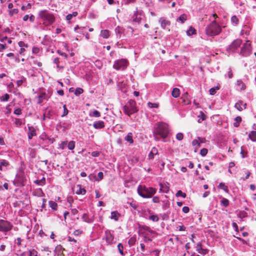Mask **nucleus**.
Wrapping results in <instances>:
<instances>
[{"label": "nucleus", "instance_id": "38", "mask_svg": "<svg viewBox=\"0 0 256 256\" xmlns=\"http://www.w3.org/2000/svg\"><path fill=\"white\" fill-rule=\"evenodd\" d=\"M219 89H220V87L218 86H216L211 88L209 90L210 94H211V95L215 94L216 93V90H218Z\"/></svg>", "mask_w": 256, "mask_h": 256}, {"label": "nucleus", "instance_id": "43", "mask_svg": "<svg viewBox=\"0 0 256 256\" xmlns=\"http://www.w3.org/2000/svg\"><path fill=\"white\" fill-rule=\"evenodd\" d=\"M75 147V142L74 141H70L68 143V148L70 150H72Z\"/></svg>", "mask_w": 256, "mask_h": 256}, {"label": "nucleus", "instance_id": "16", "mask_svg": "<svg viewBox=\"0 0 256 256\" xmlns=\"http://www.w3.org/2000/svg\"><path fill=\"white\" fill-rule=\"evenodd\" d=\"M98 178H96V176H95L93 175V174H90L88 176V178H89L90 180H92V178H94L96 180L100 181V180H102V178H104L103 172H99L98 173Z\"/></svg>", "mask_w": 256, "mask_h": 256}, {"label": "nucleus", "instance_id": "59", "mask_svg": "<svg viewBox=\"0 0 256 256\" xmlns=\"http://www.w3.org/2000/svg\"><path fill=\"white\" fill-rule=\"evenodd\" d=\"M14 184L16 186H23L24 184L21 182H18L17 180H14L13 182Z\"/></svg>", "mask_w": 256, "mask_h": 256}, {"label": "nucleus", "instance_id": "55", "mask_svg": "<svg viewBox=\"0 0 256 256\" xmlns=\"http://www.w3.org/2000/svg\"><path fill=\"white\" fill-rule=\"evenodd\" d=\"M143 241L144 242L147 243L149 242H152V240L148 238V235H144L143 236Z\"/></svg>", "mask_w": 256, "mask_h": 256}, {"label": "nucleus", "instance_id": "52", "mask_svg": "<svg viewBox=\"0 0 256 256\" xmlns=\"http://www.w3.org/2000/svg\"><path fill=\"white\" fill-rule=\"evenodd\" d=\"M84 90L82 88H78L76 89L74 94L76 96H79L83 92Z\"/></svg>", "mask_w": 256, "mask_h": 256}, {"label": "nucleus", "instance_id": "44", "mask_svg": "<svg viewBox=\"0 0 256 256\" xmlns=\"http://www.w3.org/2000/svg\"><path fill=\"white\" fill-rule=\"evenodd\" d=\"M90 116H91L99 118L101 114H100V113L98 110H94V111H93L92 114H90Z\"/></svg>", "mask_w": 256, "mask_h": 256}, {"label": "nucleus", "instance_id": "48", "mask_svg": "<svg viewBox=\"0 0 256 256\" xmlns=\"http://www.w3.org/2000/svg\"><path fill=\"white\" fill-rule=\"evenodd\" d=\"M18 12V8H14L9 11V15L10 16H13L14 14H16Z\"/></svg>", "mask_w": 256, "mask_h": 256}, {"label": "nucleus", "instance_id": "23", "mask_svg": "<svg viewBox=\"0 0 256 256\" xmlns=\"http://www.w3.org/2000/svg\"><path fill=\"white\" fill-rule=\"evenodd\" d=\"M46 94L44 92L41 93L38 96V104H41L43 100L45 99H46Z\"/></svg>", "mask_w": 256, "mask_h": 256}, {"label": "nucleus", "instance_id": "14", "mask_svg": "<svg viewBox=\"0 0 256 256\" xmlns=\"http://www.w3.org/2000/svg\"><path fill=\"white\" fill-rule=\"evenodd\" d=\"M104 123L103 121H97L94 123L93 126L96 129H102L104 127Z\"/></svg>", "mask_w": 256, "mask_h": 256}, {"label": "nucleus", "instance_id": "11", "mask_svg": "<svg viewBox=\"0 0 256 256\" xmlns=\"http://www.w3.org/2000/svg\"><path fill=\"white\" fill-rule=\"evenodd\" d=\"M196 249L199 254L203 255L204 256L206 255L208 252V250L202 248V245L201 242H198L197 244Z\"/></svg>", "mask_w": 256, "mask_h": 256}, {"label": "nucleus", "instance_id": "25", "mask_svg": "<svg viewBox=\"0 0 256 256\" xmlns=\"http://www.w3.org/2000/svg\"><path fill=\"white\" fill-rule=\"evenodd\" d=\"M34 182L38 186H42L46 184V178L43 177L41 180H34Z\"/></svg>", "mask_w": 256, "mask_h": 256}, {"label": "nucleus", "instance_id": "54", "mask_svg": "<svg viewBox=\"0 0 256 256\" xmlns=\"http://www.w3.org/2000/svg\"><path fill=\"white\" fill-rule=\"evenodd\" d=\"M136 241V239L134 237H132L130 238V240L128 241V244L130 246H132L134 244Z\"/></svg>", "mask_w": 256, "mask_h": 256}, {"label": "nucleus", "instance_id": "45", "mask_svg": "<svg viewBox=\"0 0 256 256\" xmlns=\"http://www.w3.org/2000/svg\"><path fill=\"white\" fill-rule=\"evenodd\" d=\"M231 22L235 25H237L238 23V19L236 16H234L231 18Z\"/></svg>", "mask_w": 256, "mask_h": 256}, {"label": "nucleus", "instance_id": "20", "mask_svg": "<svg viewBox=\"0 0 256 256\" xmlns=\"http://www.w3.org/2000/svg\"><path fill=\"white\" fill-rule=\"evenodd\" d=\"M10 165L8 162L6 160H0V170H2V167H7Z\"/></svg>", "mask_w": 256, "mask_h": 256}, {"label": "nucleus", "instance_id": "6", "mask_svg": "<svg viewBox=\"0 0 256 256\" xmlns=\"http://www.w3.org/2000/svg\"><path fill=\"white\" fill-rule=\"evenodd\" d=\"M128 64V61L126 59H120L114 62L113 68L117 70H126Z\"/></svg>", "mask_w": 256, "mask_h": 256}, {"label": "nucleus", "instance_id": "12", "mask_svg": "<svg viewBox=\"0 0 256 256\" xmlns=\"http://www.w3.org/2000/svg\"><path fill=\"white\" fill-rule=\"evenodd\" d=\"M106 239L109 244L112 243L114 239V236L111 234L110 231L106 230L105 232Z\"/></svg>", "mask_w": 256, "mask_h": 256}, {"label": "nucleus", "instance_id": "64", "mask_svg": "<svg viewBox=\"0 0 256 256\" xmlns=\"http://www.w3.org/2000/svg\"><path fill=\"white\" fill-rule=\"evenodd\" d=\"M40 138L42 140H51V138H50L48 136H47L46 134H42L40 136Z\"/></svg>", "mask_w": 256, "mask_h": 256}, {"label": "nucleus", "instance_id": "51", "mask_svg": "<svg viewBox=\"0 0 256 256\" xmlns=\"http://www.w3.org/2000/svg\"><path fill=\"white\" fill-rule=\"evenodd\" d=\"M25 81H26V78L24 76H22V78L20 80L16 81L17 86H20L23 84V82Z\"/></svg>", "mask_w": 256, "mask_h": 256}, {"label": "nucleus", "instance_id": "4", "mask_svg": "<svg viewBox=\"0 0 256 256\" xmlns=\"http://www.w3.org/2000/svg\"><path fill=\"white\" fill-rule=\"evenodd\" d=\"M222 31L220 26L215 21H212L206 28V33L209 36L218 35Z\"/></svg>", "mask_w": 256, "mask_h": 256}, {"label": "nucleus", "instance_id": "60", "mask_svg": "<svg viewBox=\"0 0 256 256\" xmlns=\"http://www.w3.org/2000/svg\"><path fill=\"white\" fill-rule=\"evenodd\" d=\"M184 136L182 133H178L176 135V138L178 140H180L183 139Z\"/></svg>", "mask_w": 256, "mask_h": 256}, {"label": "nucleus", "instance_id": "58", "mask_svg": "<svg viewBox=\"0 0 256 256\" xmlns=\"http://www.w3.org/2000/svg\"><path fill=\"white\" fill-rule=\"evenodd\" d=\"M208 153V150L205 148H203L201 150L200 154L202 156H205Z\"/></svg>", "mask_w": 256, "mask_h": 256}, {"label": "nucleus", "instance_id": "34", "mask_svg": "<svg viewBox=\"0 0 256 256\" xmlns=\"http://www.w3.org/2000/svg\"><path fill=\"white\" fill-rule=\"evenodd\" d=\"M160 192L162 191L163 192H164L165 193H167L168 192L169 188L168 186H164L162 184H160Z\"/></svg>", "mask_w": 256, "mask_h": 256}, {"label": "nucleus", "instance_id": "62", "mask_svg": "<svg viewBox=\"0 0 256 256\" xmlns=\"http://www.w3.org/2000/svg\"><path fill=\"white\" fill-rule=\"evenodd\" d=\"M30 256H38V252L34 250H30Z\"/></svg>", "mask_w": 256, "mask_h": 256}, {"label": "nucleus", "instance_id": "37", "mask_svg": "<svg viewBox=\"0 0 256 256\" xmlns=\"http://www.w3.org/2000/svg\"><path fill=\"white\" fill-rule=\"evenodd\" d=\"M50 206L54 210H56L57 208V204L52 200L49 202Z\"/></svg>", "mask_w": 256, "mask_h": 256}, {"label": "nucleus", "instance_id": "47", "mask_svg": "<svg viewBox=\"0 0 256 256\" xmlns=\"http://www.w3.org/2000/svg\"><path fill=\"white\" fill-rule=\"evenodd\" d=\"M28 150L30 152V157L32 158H35L36 156V150L32 148H29Z\"/></svg>", "mask_w": 256, "mask_h": 256}, {"label": "nucleus", "instance_id": "53", "mask_svg": "<svg viewBox=\"0 0 256 256\" xmlns=\"http://www.w3.org/2000/svg\"><path fill=\"white\" fill-rule=\"evenodd\" d=\"M86 192V190L84 188H80L79 190H78L76 193L78 194H84Z\"/></svg>", "mask_w": 256, "mask_h": 256}, {"label": "nucleus", "instance_id": "49", "mask_svg": "<svg viewBox=\"0 0 256 256\" xmlns=\"http://www.w3.org/2000/svg\"><path fill=\"white\" fill-rule=\"evenodd\" d=\"M221 204L225 207L228 206L229 204V201L228 199L224 198L221 201Z\"/></svg>", "mask_w": 256, "mask_h": 256}, {"label": "nucleus", "instance_id": "18", "mask_svg": "<svg viewBox=\"0 0 256 256\" xmlns=\"http://www.w3.org/2000/svg\"><path fill=\"white\" fill-rule=\"evenodd\" d=\"M142 230H144V235H148L149 234H153L154 233V232L150 229V228L147 226H143L142 227Z\"/></svg>", "mask_w": 256, "mask_h": 256}, {"label": "nucleus", "instance_id": "50", "mask_svg": "<svg viewBox=\"0 0 256 256\" xmlns=\"http://www.w3.org/2000/svg\"><path fill=\"white\" fill-rule=\"evenodd\" d=\"M176 196H182L184 198L186 197V194L185 193L182 192V191L180 190H179L177 192Z\"/></svg>", "mask_w": 256, "mask_h": 256}, {"label": "nucleus", "instance_id": "26", "mask_svg": "<svg viewBox=\"0 0 256 256\" xmlns=\"http://www.w3.org/2000/svg\"><path fill=\"white\" fill-rule=\"evenodd\" d=\"M44 113L46 114V116H47V118L50 119L52 118L54 112L51 110L47 108L45 110Z\"/></svg>", "mask_w": 256, "mask_h": 256}, {"label": "nucleus", "instance_id": "3", "mask_svg": "<svg viewBox=\"0 0 256 256\" xmlns=\"http://www.w3.org/2000/svg\"><path fill=\"white\" fill-rule=\"evenodd\" d=\"M39 18L43 21V24L46 26L52 24L55 21L54 15L47 10H42L38 12Z\"/></svg>", "mask_w": 256, "mask_h": 256}, {"label": "nucleus", "instance_id": "56", "mask_svg": "<svg viewBox=\"0 0 256 256\" xmlns=\"http://www.w3.org/2000/svg\"><path fill=\"white\" fill-rule=\"evenodd\" d=\"M148 105L149 106V108H157L158 106V104H156V103H152L150 102H148Z\"/></svg>", "mask_w": 256, "mask_h": 256}, {"label": "nucleus", "instance_id": "33", "mask_svg": "<svg viewBox=\"0 0 256 256\" xmlns=\"http://www.w3.org/2000/svg\"><path fill=\"white\" fill-rule=\"evenodd\" d=\"M219 188H220L222 189L224 192H228V186H226V185H225V184L224 183H222V182H220L219 185H218V186Z\"/></svg>", "mask_w": 256, "mask_h": 256}, {"label": "nucleus", "instance_id": "61", "mask_svg": "<svg viewBox=\"0 0 256 256\" xmlns=\"http://www.w3.org/2000/svg\"><path fill=\"white\" fill-rule=\"evenodd\" d=\"M68 113V110L66 108V105L64 106V113L62 116V117H64L66 116Z\"/></svg>", "mask_w": 256, "mask_h": 256}, {"label": "nucleus", "instance_id": "1", "mask_svg": "<svg viewBox=\"0 0 256 256\" xmlns=\"http://www.w3.org/2000/svg\"><path fill=\"white\" fill-rule=\"evenodd\" d=\"M170 132L168 126L164 122H156L154 126L153 135L156 140L160 139L164 140L168 135Z\"/></svg>", "mask_w": 256, "mask_h": 256}, {"label": "nucleus", "instance_id": "39", "mask_svg": "<svg viewBox=\"0 0 256 256\" xmlns=\"http://www.w3.org/2000/svg\"><path fill=\"white\" fill-rule=\"evenodd\" d=\"M194 34H196V30L192 27L190 28L186 31V34L189 36Z\"/></svg>", "mask_w": 256, "mask_h": 256}, {"label": "nucleus", "instance_id": "8", "mask_svg": "<svg viewBox=\"0 0 256 256\" xmlns=\"http://www.w3.org/2000/svg\"><path fill=\"white\" fill-rule=\"evenodd\" d=\"M13 228L12 224L9 221L0 220V232H6L10 231Z\"/></svg>", "mask_w": 256, "mask_h": 256}, {"label": "nucleus", "instance_id": "30", "mask_svg": "<svg viewBox=\"0 0 256 256\" xmlns=\"http://www.w3.org/2000/svg\"><path fill=\"white\" fill-rule=\"evenodd\" d=\"M237 86L240 88V90H244L246 89L244 84L241 80H238L237 82Z\"/></svg>", "mask_w": 256, "mask_h": 256}, {"label": "nucleus", "instance_id": "19", "mask_svg": "<svg viewBox=\"0 0 256 256\" xmlns=\"http://www.w3.org/2000/svg\"><path fill=\"white\" fill-rule=\"evenodd\" d=\"M158 154V150L157 148L154 147L148 154L149 159H154V156Z\"/></svg>", "mask_w": 256, "mask_h": 256}, {"label": "nucleus", "instance_id": "21", "mask_svg": "<svg viewBox=\"0 0 256 256\" xmlns=\"http://www.w3.org/2000/svg\"><path fill=\"white\" fill-rule=\"evenodd\" d=\"M172 95L174 98H178L180 95V90L176 88H173V90L172 92Z\"/></svg>", "mask_w": 256, "mask_h": 256}, {"label": "nucleus", "instance_id": "57", "mask_svg": "<svg viewBox=\"0 0 256 256\" xmlns=\"http://www.w3.org/2000/svg\"><path fill=\"white\" fill-rule=\"evenodd\" d=\"M31 7H32L31 4L28 3L26 6H22L21 8V9L22 10H25L30 8Z\"/></svg>", "mask_w": 256, "mask_h": 256}, {"label": "nucleus", "instance_id": "31", "mask_svg": "<svg viewBox=\"0 0 256 256\" xmlns=\"http://www.w3.org/2000/svg\"><path fill=\"white\" fill-rule=\"evenodd\" d=\"M234 121L235 122L234 123V126L235 127H238L239 126V124H240V123L242 121V118L240 116H236L235 118H234Z\"/></svg>", "mask_w": 256, "mask_h": 256}, {"label": "nucleus", "instance_id": "10", "mask_svg": "<svg viewBox=\"0 0 256 256\" xmlns=\"http://www.w3.org/2000/svg\"><path fill=\"white\" fill-rule=\"evenodd\" d=\"M143 16V12L142 10H136L132 16L130 20L133 22L139 24Z\"/></svg>", "mask_w": 256, "mask_h": 256}, {"label": "nucleus", "instance_id": "17", "mask_svg": "<svg viewBox=\"0 0 256 256\" xmlns=\"http://www.w3.org/2000/svg\"><path fill=\"white\" fill-rule=\"evenodd\" d=\"M120 216V214L117 211H114L111 212L110 218L112 220H114L115 221H118Z\"/></svg>", "mask_w": 256, "mask_h": 256}, {"label": "nucleus", "instance_id": "5", "mask_svg": "<svg viewBox=\"0 0 256 256\" xmlns=\"http://www.w3.org/2000/svg\"><path fill=\"white\" fill-rule=\"evenodd\" d=\"M136 102L130 100L123 107L124 112L125 114L130 116L131 114L138 112V109L136 106Z\"/></svg>", "mask_w": 256, "mask_h": 256}, {"label": "nucleus", "instance_id": "7", "mask_svg": "<svg viewBox=\"0 0 256 256\" xmlns=\"http://www.w3.org/2000/svg\"><path fill=\"white\" fill-rule=\"evenodd\" d=\"M252 53V48L250 41H246L243 44L240 49V54L242 56H248Z\"/></svg>", "mask_w": 256, "mask_h": 256}, {"label": "nucleus", "instance_id": "15", "mask_svg": "<svg viewBox=\"0 0 256 256\" xmlns=\"http://www.w3.org/2000/svg\"><path fill=\"white\" fill-rule=\"evenodd\" d=\"M36 136V130L33 126H28V138L30 140L34 136Z\"/></svg>", "mask_w": 256, "mask_h": 256}, {"label": "nucleus", "instance_id": "46", "mask_svg": "<svg viewBox=\"0 0 256 256\" xmlns=\"http://www.w3.org/2000/svg\"><path fill=\"white\" fill-rule=\"evenodd\" d=\"M178 20L182 23H184V22L186 20V15L185 14H182L178 18Z\"/></svg>", "mask_w": 256, "mask_h": 256}, {"label": "nucleus", "instance_id": "36", "mask_svg": "<svg viewBox=\"0 0 256 256\" xmlns=\"http://www.w3.org/2000/svg\"><path fill=\"white\" fill-rule=\"evenodd\" d=\"M148 219L154 222H157L159 220V218L157 215H150Z\"/></svg>", "mask_w": 256, "mask_h": 256}, {"label": "nucleus", "instance_id": "2", "mask_svg": "<svg viewBox=\"0 0 256 256\" xmlns=\"http://www.w3.org/2000/svg\"><path fill=\"white\" fill-rule=\"evenodd\" d=\"M137 190L138 194L144 198H150L156 192V190L155 188L146 187L144 185H140Z\"/></svg>", "mask_w": 256, "mask_h": 256}, {"label": "nucleus", "instance_id": "32", "mask_svg": "<svg viewBox=\"0 0 256 256\" xmlns=\"http://www.w3.org/2000/svg\"><path fill=\"white\" fill-rule=\"evenodd\" d=\"M53 62L54 64H55L56 65V68L59 69V70H61V69H62L64 68V66H60L59 64V63H60V60H59V58H55L54 60H53Z\"/></svg>", "mask_w": 256, "mask_h": 256}, {"label": "nucleus", "instance_id": "63", "mask_svg": "<svg viewBox=\"0 0 256 256\" xmlns=\"http://www.w3.org/2000/svg\"><path fill=\"white\" fill-rule=\"evenodd\" d=\"M14 114L16 115H20L22 114V110L20 108H18L14 110Z\"/></svg>", "mask_w": 256, "mask_h": 256}, {"label": "nucleus", "instance_id": "40", "mask_svg": "<svg viewBox=\"0 0 256 256\" xmlns=\"http://www.w3.org/2000/svg\"><path fill=\"white\" fill-rule=\"evenodd\" d=\"M9 98L10 95L8 94H5L0 98V100L2 102H7Z\"/></svg>", "mask_w": 256, "mask_h": 256}, {"label": "nucleus", "instance_id": "22", "mask_svg": "<svg viewBox=\"0 0 256 256\" xmlns=\"http://www.w3.org/2000/svg\"><path fill=\"white\" fill-rule=\"evenodd\" d=\"M82 218L84 222L88 223H91L93 221V220L89 217L88 214H84Z\"/></svg>", "mask_w": 256, "mask_h": 256}, {"label": "nucleus", "instance_id": "41", "mask_svg": "<svg viewBox=\"0 0 256 256\" xmlns=\"http://www.w3.org/2000/svg\"><path fill=\"white\" fill-rule=\"evenodd\" d=\"M118 250L120 254L122 256H124V252H123L124 246L121 243L118 244Z\"/></svg>", "mask_w": 256, "mask_h": 256}, {"label": "nucleus", "instance_id": "35", "mask_svg": "<svg viewBox=\"0 0 256 256\" xmlns=\"http://www.w3.org/2000/svg\"><path fill=\"white\" fill-rule=\"evenodd\" d=\"M192 145L196 146V150L201 146L200 142L197 139H195L192 142Z\"/></svg>", "mask_w": 256, "mask_h": 256}, {"label": "nucleus", "instance_id": "9", "mask_svg": "<svg viewBox=\"0 0 256 256\" xmlns=\"http://www.w3.org/2000/svg\"><path fill=\"white\" fill-rule=\"evenodd\" d=\"M242 40L240 39L234 40L232 44L226 48V50L228 52H236L237 49L240 46Z\"/></svg>", "mask_w": 256, "mask_h": 256}, {"label": "nucleus", "instance_id": "29", "mask_svg": "<svg viewBox=\"0 0 256 256\" xmlns=\"http://www.w3.org/2000/svg\"><path fill=\"white\" fill-rule=\"evenodd\" d=\"M248 136L252 141H256V131H252L249 134Z\"/></svg>", "mask_w": 256, "mask_h": 256}, {"label": "nucleus", "instance_id": "13", "mask_svg": "<svg viewBox=\"0 0 256 256\" xmlns=\"http://www.w3.org/2000/svg\"><path fill=\"white\" fill-rule=\"evenodd\" d=\"M159 22L160 24L161 27L164 29H165L167 26H169L170 24V21L166 20L164 18H161Z\"/></svg>", "mask_w": 256, "mask_h": 256}, {"label": "nucleus", "instance_id": "28", "mask_svg": "<svg viewBox=\"0 0 256 256\" xmlns=\"http://www.w3.org/2000/svg\"><path fill=\"white\" fill-rule=\"evenodd\" d=\"M243 104L242 100H240L238 102L236 103L234 107L239 111L243 110V108L242 107V105Z\"/></svg>", "mask_w": 256, "mask_h": 256}, {"label": "nucleus", "instance_id": "24", "mask_svg": "<svg viewBox=\"0 0 256 256\" xmlns=\"http://www.w3.org/2000/svg\"><path fill=\"white\" fill-rule=\"evenodd\" d=\"M100 36L104 38H107L110 36V32L107 30H102L100 32Z\"/></svg>", "mask_w": 256, "mask_h": 256}, {"label": "nucleus", "instance_id": "27", "mask_svg": "<svg viewBox=\"0 0 256 256\" xmlns=\"http://www.w3.org/2000/svg\"><path fill=\"white\" fill-rule=\"evenodd\" d=\"M125 140L129 142L130 144H132L134 140L132 139V132H129L124 138Z\"/></svg>", "mask_w": 256, "mask_h": 256}, {"label": "nucleus", "instance_id": "42", "mask_svg": "<svg viewBox=\"0 0 256 256\" xmlns=\"http://www.w3.org/2000/svg\"><path fill=\"white\" fill-rule=\"evenodd\" d=\"M78 15L76 12H73L72 14H68L66 16V18L68 20H70L73 16H76Z\"/></svg>", "mask_w": 256, "mask_h": 256}]
</instances>
